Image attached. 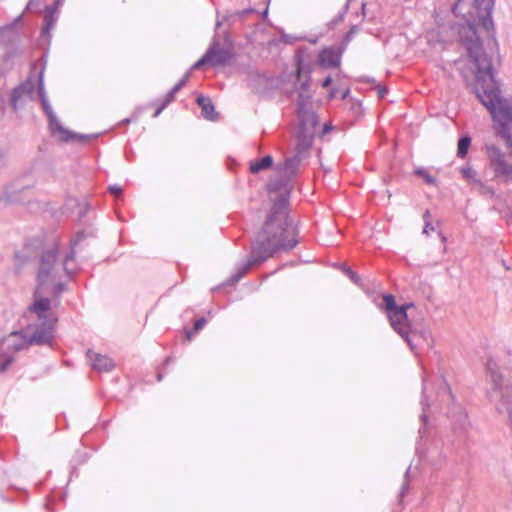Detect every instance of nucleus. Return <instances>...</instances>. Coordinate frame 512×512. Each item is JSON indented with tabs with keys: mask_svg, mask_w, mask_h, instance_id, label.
I'll return each instance as SVG.
<instances>
[{
	"mask_svg": "<svg viewBox=\"0 0 512 512\" xmlns=\"http://www.w3.org/2000/svg\"><path fill=\"white\" fill-rule=\"evenodd\" d=\"M289 194L280 195L274 201L270 212L251 244L246 262L237 264L236 271L224 283L232 286L239 282L252 267L258 266L278 252H290L299 243V227L290 218L287 208Z\"/></svg>",
	"mask_w": 512,
	"mask_h": 512,
	"instance_id": "f257e3e1",
	"label": "nucleus"
},
{
	"mask_svg": "<svg viewBox=\"0 0 512 512\" xmlns=\"http://www.w3.org/2000/svg\"><path fill=\"white\" fill-rule=\"evenodd\" d=\"M190 71H187L184 76L174 85V87L169 91L173 95H176L178 91H180L187 83L190 77Z\"/></svg>",
	"mask_w": 512,
	"mask_h": 512,
	"instance_id": "f704fd0d",
	"label": "nucleus"
},
{
	"mask_svg": "<svg viewBox=\"0 0 512 512\" xmlns=\"http://www.w3.org/2000/svg\"><path fill=\"white\" fill-rule=\"evenodd\" d=\"M209 57H210V55H207L206 52H205L204 55L199 60H197L190 67V69L188 71H190V73H191L193 70L200 69V68L204 67L205 65H210Z\"/></svg>",
	"mask_w": 512,
	"mask_h": 512,
	"instance_id": "e433bc0d",
	"label": "nucleus"
},
{
	"mask_svg": "<svg viewBox=\"0 0 512 512\" xmlns=\"http://www.w3.org/2000/svg\"><path fill=\"white\" fill-rule=\"evenodd\" d=\"M35 91L34 81L29 77L24 82L12 89L10 95V105L14 112L23 108L27 99H32Z\"/></svg>",
	"mask_w": 512,
	"mask_h": 512,
	"instance_id": "1a4fd4ad",
	"label": "nucleus"
},
{
	"mask_svg": "<svg viewBox=\"0 0 512 512\" xmlns=\"http://www.w3.org/2000/svg\"><path fill=\"white\" fill-rule=\"evenodd\" d=\"M344 273L349 277V279L354 282V283H358L359 280H360V277L359 275L354 272L351 268L347 267L344 269Z\"/></svg>",
	"mask_w": 512,
	"mask_h": 512,
	"instance_id": "a19ab883",
	"label": "nucleus"
},
{
	"mask_svg": "<svg viewBox=\"0 0 512 512\" xmlns=\"http://www.w3.org/2000/svg\"><path fill=\"white\" fill-rule=\"evenodd\" d=\"M190 71H187L184 76L174 85V87L169 91L173 95H176L178 91H180L187 83L190 77Z\"/></svg>",
	"mask_w": 512,
	"mask_h": 512,
	"instance_id": "c9c22d12",
	"label": "nucleus"
},
{
	"mask_svg": "<svg viewBox=\"0 0 512 512\" xmlns=\"http://www.w3.org/2000/svg\"><path fill=\"white\" fill-rule=\"evenodd\" d=\"M190 71H187L184 76L174 85V87L169 91L173 95H176L178 91H180L187 83L190 77Z\"/></svg>",
	"mask_w": 512,
	"mask_h": 512,
	"instance_id": "72a5a7b5",
	"label": "nucleus"
},
{
	"mask_svg": "<svg viewBox=\"0 0 512 512\" xmlns=\"http://www.w3.org/2000/svg\"><path fill=\"white\" fill-rule=\"evenodd\" d=\"M83 232H77L76 235L70 240L69 251L65 253L62 259V268L68 278L73 279L76 275L78 267L75 263L76 248L80 241L84 239Z\"/></svg>",
	"mask_w": 512,
	"mask_h": 512,
	"instance_id": "9d476101",
	"label": "nucleus"
},
{
	"mask_svg": "<svg viewBox=\"0 0 512 512\" xmlns=\"http://www.w3.org/2000/svg\"><path fill=\"white\" fill-rule=\"evenodd\" d=\"M22 20V15H19L13 22L0 26V39L4 37V33L7 31L15 32L17 24Z\"/></svg>",
	"mask_w": 512,
	"mask_h": 512,
	"instance_id": "c85d7f7f",
	"label": "nucleus"
},
{
	"mask_svg": "<svg viewBox=\"0 0 512 512\" xmlns=\"http://www.w3.org/2000/svg\"><path fill=\"white\" fill-rule=\"evenodd\" d=\"M190 71H187L184 76L174 85V87L169 91L173 95H176L178 91H180L187 83L190 77Z\"/></svg>",
	"mask_w": 512,
	"mask_h": 512,
	"instance_id": "7c9ffc66",
	"label": "nucleus"
},
{
	"mask_svg": "<svg viewBox=\"0 0 512 512\" xmlns=\"http://www.w3.org/2000/svg\"><path fill=\"white\" fill-rule=\"evenodd\" d=\"M470 145L471 137L469 135H462L458 140L457 156L459 158H465L468 154Z\"/></svg>",
	"mask_w": 512,
	"mask_h": 512,
	"instance_id": "a878e982",
	"label": "nucleus"
},
{
	"mask_svg": "<svg viewBox=\"0 0 512 512\" xmlns=\"http://www.w3.org/2000/svg\"><path fill=\"white\" fill-rule=\"evenodd\" d=\"M79 207H80L79 216L83 217L89 208V204L88 203H84L83 205L79 204Z\"/></svg>",
	"mask_w": 512,
	"mask_h": 512,
	"instance_id": "864d4df0",
	"label": "nucleus"
},
{
	"mask_svg": "<svg viewBox=\"0 0 512 512\" xmlns=\"http://www.w3.org/2000/svg\"><path fill=\"white\" fill-rule=\"evenodd\" d=\"M336 93H337V89L336 88H332L331 91H330L329 97L330 98H334Z\"/></svg>",
	"mask_w": 512,
	"mask_h": 512,
	"instance_id": "338daca9",
	"label": "nucleus"
},
{
	"mask_svg": "<svg viewBox=\"0 0 512 512\" xmlns=\"http://www.w3.org/2000/svg\"><path fill=\"white\" fill-rule=\"evenodd\" d=\"M435 392V402L440 407H447V417L450 420L451 428L455 436L453 445H468L470 439L471 425L468 414L461 403L457 402L446 380L441 377L438 380Z\"/></svg>",
	"mask_w": 512,
	"mask_h": 512,
	"instance_id": "39448f33",
	"label": "nucleus"
},
{
	"mask_svg": "<svg viewBox=\"0 0 512 512\" xmlns=\"http://www.w3.org/2000/svg\"><path fill=\"white\" fill-rule=\"evenodd\" d=\"M190 71H187L184 76L174 85V87L169 91L173 95H176L178 91H180L187 83L190 77Z\"/></svg>",
	"mask_w": 512,
	"mask_h": 512,
	"instance_id": "2f4dec72",
	"label": "nucleus"
},
{
	"mask_svg": "<svg viewBox=\"0 0 512 512\" xmlns=\"http://www.w3.org/2000/svg\"><path fill=\"white\" fill-rule=\"evenodd\" d=\"M37 5H38V2H37V1H35V0H30V1L27 3V5H26L25 11H31V10H32V8H33L34 6H37Z\"/></svg>",
	"mask_w": 512,
	"mask_h": 512,
	"instance_id": "052dcab7",
	"label": "nucleus"
},
{
	"mask_svg": "<svg viewBox=\"0 0 512 512\" xmlns=\"http://www.w3.org/2000/svg\"><path fill=\"white\" fill-rule=\"evenodd\" d=\"M295 64H296V78L297 82L295 83V89L297 92L305 91L310 92L309 90V82H310V69L309 66L305 65L303 56L300 51H298L295 55Z\"/></svg>",
	"mask_w": 512,
	"mask_h": 512,
	"instance_id": "f3484780",
	"label": "nucleus"
},
{
	"mask_svg": "<svg viewBox=\"0 0 512 512\" xmlns=\"http://www.w3.org/2000/svg\"><path fill=\"white\" fill-rule=\"evenodd\" d=\"M296 113L299 119L298 131H311L312 134H315V128L319 123L316 113L312 109H305Z\"/></svg>",
	"mask_w": 512,
	"mask_h": 512,
	"instance_id": "6ab92c4d",
	"label": "nucleus"
},
{
	"mask_svg": "<svg viewBox=\"0 0 512 512\" xmlns=\"http://www.w3.org/2000/svg\"><path fill=\"white\" fill-rule=\"evenodd\" d=\"M197 332H194V329L190 330V329H185V337L187 340H191L194 335L196 334Z\"/></svg>",
	"mask_w": 512,
	"mask_h": 512,
	"instance_id": "4d7b16f0",
	"label": "nucleus"
},
{
	"mask_svg": "<svg viewBox=\"0 0 512 512\" xmlns=\"http://www.w3.org/2000/svg\"><path fill=\"white\" fill-rule=\"evenodd\" d=\"M48 286H39L36 283V288L33 293V303L30 305L29 310L35 313L39 320H48L47 312L51 308V300L43 295L46 293Z\"/></svg>",
	"mask_w": 512,
	"mask_h": 512,
	"instance_id": "9b49d317",
	"label": "nucleus"
},
{
	"mask_svg": "<svg viewBox=\"0 0 512 512\" xmlns=\"http://www.w3.org/2000/svg\"><path fill=\"white\" fill-rule=\"evenodd\" d=\"M108 191L113 194V195H121L122 192H123V189L121 186L117 185V184H114V185H110L108 187Z\"/></svg>",
	"mask_w": 512,
	"mask_h": 512,
	"instance_id": "de8ad7c7",
	"label": "nucleus"
},
{
	"mask_svg": "<svg viewBox=\"0 0 512 512\" xmlns=\"http://www.w3.org/2000/svg\"><path fill=\"white\" fill-rule=\"evenodd\" d=\"M223 21L225 23H227L229 26H232V25H235L236 23H242V20L240 18V16H236L235 15V11H232V12H227L224 16H223Z\"/></svg>",
	"mask_w": 512,
	"mask_h": 512,
	"instance_id": "4c0bfd02",
	"label": "nucleus"
},
{
	"mask_svg": "<svg viewBox=\"0 0 512 512\" xmlns=\"http://www.w3.org/2000/svg\"><path fill=\"white\" fill-rule=\"evenodd\" d=\"M257 93L263 96H271L274 91L280 89L283 79L280 76H268L266 74H257L253 80Z\"/></svg>",
	"mask_w": 512,
	"mask_h": 512,
	"instance_id": "ddd939ff",
	"label": "nucleus"
},
{
	"mask_svg": "<svg viewBox=\"0 0 512 512\" xmlns=\"http://www.w3.org/2000/svg\"><path fill=\"white\" fill-rule=\"evenodd\" d=\"M377 94H378L379 98H384L388 94V89L384 86L378 85Z\"/></svg>",
	"mask_w": 512,
	"mask_h": 512,
	"instance_id": "8fccbe9b",
	"label": "nucleus"
},
{
	"mask_svg": "<svg viewBox=\"0 0 512 512\" xmlns=\"http://www.w3.org/2000/svg\"><path fill=\"white\" fill-rule=\"evenodd\" d=\"M273 157L271 155H266L260 159H256L250 162L249 171L252 174H258L263 170H267L273 165Z\"/></svg>",
	"mask_w": 512,
	"mask_h": 512,
	"instance_id": "393cba45",
	"label": "nucleus"
},
{
	"mask_svg": "<svg viewBox=\"0 0 512 512\" xmlns=\"http://www.w3.org/2000/svg\"><path fill=\"white\" fill-rule=\"evenodd\" d=\"M344 47L329 46L322 49L318 54V63L323 68H336L341 63Z\"/></svg>",
	"mask_w": 512,
	"mask_h": 512,
	"instance_id": "2eb2a0df",
	"label": "nucleus"
},
{
	"mask_svg": "<svg viewBox=\"0 0 512 512\" xmlns=\"http://www.w3.org/2000/svg\"><path fill=\"white\" fill-rule=\"evenodd\" d=\"M28 186H20L17 182H11L4 186L3 192L0 195V206H7L10 204H18L24 202L22 193Z\"/></svg>",
	"mask_w": 512,
	"mask_h": 512,
	"instance_id": "a211bd4d",
	"label": "nucleus"
},
{
	"mask_svg": "<svg viewBox=\"0 0 512 512\" xmlns=\"http://www.w3.org/2000/svg\"><path fill=\"white\" fill-rule=\"evenodd\" d=\"M196 103L201 107L202 116L210 121L218 119V113L215 111V106L209 97L199 94L196 98Z\"/></svg>",
	"mask_w": 512,
	"mask_h": 512,
	"instance_id": "5701e85b",
	"label": "nucleus"
},
{
	"mask_svg": "<svg viewBox=\"0 0 512 512\" xmlns=\"http://www.w3.org/2000/svg\"><path fill=\"white\" fill-rule=\"evenodd\" d=\"M332 129L330 124H324L323 133H327Z\"/></svg>",
	"mask_w": 512,
	"mask_h": 512,
	"instance_id": "e2e57ef3",
	"label": "nucleus"
},
{
	"mask_svg": "<svg viewBox=\"0 0 512 512\" xmlns=\"http://www.w3.org/2000/svg\"><path fill=\"white\" fill-rule=\"evenodd\" d=\"M409 471H410V467L406 470V473H405V482L403 483L402 487H401V491H400V497H403L405 495V493L408 491L409 489V486H408V482H407V478H408V475H409Z\"/></svg>",
	"mask_w": 512,
	"mask_h": 512,
	"instance_id": "49530a36",
	"label": "nucleus"
},
{
	"mask_svg": "<svg viewBox=\"0 0 512 512\" xmlns=\"http://www.w3.org/2000/svg\"><path fill=\"white\" fill-rule=\"evenodd\" d=\"M57 7L56 6H50L47 5L45 7V14H44V25L41 29V37H50V30L54 27L56 21H57Z\"/></svg>",
	"mask_w": 512,
	"mask_h": 512,
	"instance_id": "b1692460",
	"label": "nucleus"
},
{
	"mask_svg": "<svg viewBox=\"0 0 512 512\" xmlns=\"http://www.w3.org/2000/svg\"><path fill=\"white\" fill-rule=\"evenodd\" d=\"M253 13H257V10L255 8H246V9H243V10H237L235 11V15L236 16H240L241 20L243 21V19L249 15V14H253Z\"/></svg>",
	"mask_w": 512,
	"mask_h": 512,
	"instance_id": "37998d69",
	"label": "nucleus"
},
{
	"mask_svg": "<svg viewBox=\"0 0 512 512\" xmlns=\"http://www.w3.org/2000/svg\"><path fill=\"white\" fill-rule=\"evenodd\" d=\"M420 404L422 406V413L420 415V428H419V435L420 438H424L429 433V430L431 428V422L429 420V414L428 410L430 406L432 405V402L429 401L428 396V380L426 378H423L422 381V398L420 401Z\"/></svg>",
	"mask_w": 512,
	"mask_h": 512,
	"instance_id": "4468645a",
	"label": "nucleus"
},
{
	"mask_svg": "<svg viewBox=\"0 0 512 512\" xmlns=\"http://www.w3.org/2000/svg\"><path fill=\"white\" fill-rule=\"evenodd\" d=\"M253 13H257V10L255 8H246V9H243V10H237L235 11V15L236 16H240L241 20L243 21V19L249 15V14H253Z\"/></svg>",
	"mask_w": 512,
	"mask_h": 512,
	"instance_id": "79ce46f5",
	"label": "nucleus"
},
{
	"mask_svg": "<svg viewBox=\"0 0 512 512\" xmlns=\"http://www.w3.org/2000/svg\"><path fill=\"white\" fill-rule=\"evenodd\" d=\"M303 159V157L294 153L292 156L287 157L283 164L278 166V170L282 171L288 178H291L297 174L300 163Z\"/></svg>",
	"mask_w": 512,
	"mask_h": 512,
	"instance_id": "4be33fe9",
	"label": "nucleus"
},
{
	"mask_svg": "<svg viewBox=\"0 0 512 512\" xmlns=\"http://www.w3.org/2000/svg\"><path fill=\"white\" fill-rule=\"evenodd\" d=\"M413 302L402 305L396 303L394 295H383L380 309L384 310L393 330L408 344L411 351L417 354V348L432 346V333L429 329H417L409 318L408 310L414 308Z\"/></svg>",
	"mask_w": 512,
	"mask_h": 512,
	"instance_id": "20e7f679",
	"label": "nucleus"
},
{
	"mask_svg": "<svg viewBox=\"0 0 512 512\" xmlns=\"http://www.w3.org/2000/svg\"><path fill=\"white\" fill-rule=\"evenodd\" d=\"M223 23H224L223 19L222 20L217 19L216 24H215L216 29H218Z\"/></svg>",
	"mask_w": 512,
	"mask_h": 512,
	"instance_id": "774afa93",
	"label": "nucleus"
},
{
	"mask_svg": "<svg viewBox=\"0 0 512 512\" xmlns=\"http://www.w3.org/2000/svg\"><path fill=\"white\" fill-rule=\"evenodd\" d=\"M79 207H80L79 216L83 217L89 208V204L88 203H84L83 205L79 204Z\"/></svg>",
	"mask_w": 512,
	"mask_h": 512,
	"instance_id": "5fc2aeb1",
	"label": "nucleus"
},
{
	"mask_svg": "<svg viewBox=\"0 0 512 512\" xmlns=\"http://www.w3.org/2000/svg\"><path fill=\"white\" fill-rule=\"evenodd\" d=\"M38 96L39 100L42 106V109L47 116L48 119V125L51 130L52 134L58 133L60 135V140L64 143L72 142L76 139H79L80 141H85L90 138H96L97 134H77L75 132H72L68 130L67 128L63 127L61 123L59 122L57 116L55 115L50 102L48 100V97L45 92L44 88V81H43V71H40L38 76Z\"/></svg>",
	"mask_w": 512,
	"mask_h": 512,
	"instance_id": "0eeeda50",
	"label": "nucleus"
},
{
	"mask_svg": "<svg viewBox=\"0 0 512 512\" xmlns=\"http://www.w3.org/2000/svg\"><path fill=\"white\" fill-rule=\"evenodd\" d=\"M190 71H187L184 76L174 85V87L169 91L173 95H176L178 91H180L187 83L190 77Z\"/></svg>",
	"mask_w": 512,
	"mask_h": 512,
	"instance_id": "473e14b6",
	"label": "nucleus"
},
{
	"mask_svg": "<svg viewBox=\"0 0 512 512\" xmlns=\"http://www.w3.org/2000/svg\"><path fill=\"white\" fill-rule=\"evenodd\" d=\"M65 290L66 284L64 282L58 281L52 287V295L53 297L58 298Z\"/></svg>",
	"mask_w": 512,
	"mask_h": 512,
	"instance_id": "ea45409f",
	"label": "nucleus"
},
{
	"mask_svg": "<svg viewBox=\"0 0 512 512\" xmlns=\"http://www.w3.org/2000/svg\"><path fill=\"white\" fill-rule=\"evenodd\" d=\"M359 30L358 25H352L343 37L342 44L344 47L353 39L355 33Z\"/></svg>",
	"mask_w": 512,
	"mask_h": 512,
	"instance_id": "58836bf2",
	"label": "nucleus"
},
{
	"mask_svg": "<svg viewBox=\"0 0 512 512\" xmlns=\"http://www.w3.org/2000/svg\"><path fill=\"white\" fill-rule=\"evenodd\" d=\"M13 358L11 356H7L3 361L0 362V371H5L12 363Z\"/></svg>",
	"mask_w": 512,
	"mask_h": 512,
	"instance_id": "a18cd8bd",
	"label": "nucleus"
},
{
	"mask_svg": "<svg viewBox=\"0 0 512 512\" xmlns=\"http://www.w3.org/2000/svg\"><path fill=\"white\" fill-rule=\"evenodd\" d=\"M207 323V320L205 317H200L198 318L195 322H194V332H199L201 329L204 328V326L206 325Z\"/></svg>",
	"mask_w": 512,
	"mask_h": 512,
	"instance_id": "c03bdc74",
	"label": "nucleus"
},
{
	"mask_svg": "<svg viewBox=\"0 0 512 512\" xmlns=\"http://www.w3.org/2000/svg\"><path fill=\"white\" fill-rule=\"evenodd\" d=\"M314 134L311 131L297 132V143L294 149V153L303 157H308L309 151L313 145Z\"/></svg>",
	"mask_w": 512,
	"mask_h": 512,
	"instance_id": "aec40b11",
	"label": "nucleus"
},
{
	"mask_svg": "<svg viewBox=\"0 0 512 512\" xmlns=\"http://www.w3.org/2000/svg\"><path fill=\"white\" fill-rule=\"evenodd\" d=\"M206 54L210 55V66L212 67H223L230 63L234 59L233 52L228 49L221 47L218 40L214 39L209 48L206 50Z\"/></svg>",
	"mask_w": 512,
	"mask_h": 512,
	"instance_id": "f8f14e48",
	"label": "nucleus"
},
{
	"mask_svg": "<svg viewBox=\"0 0 512 512\" xmlns=\"http://www.w3.org/2000/svg\"><path fill=\"white\" fill-rule=\"evenodd\" d=\"M495 0H456L451 6L455 17L471 18L477 20L485 31L494 30L492 11Z\"/></svg>",
	"mask_w": 512,
	"mask_h": 512,
	"instance_id": "423d86ee",
	"label": "nucleus"
},
{
	"mask_svg": "<svg viewBox=\"0 0 512 512\" xmlns=\"http://www.w3.org/2000/svg\"><path fill=\"white\" fill-rule=\"evenodd\" d=\"M166 107L167 106L165 104L161 103L160 106L155 110L153 117H158Z\"/></svg>",
	"mask_w": 512,
	"mask_h": 512,
	"instance_id": "bf43d9fd",
	"label": "nucleus"
},
{
	"mask_svg": "<svg viewBox=\"0 0 512 512\" xmlns=\"http://www.w3.org/2000/svg\"><path fill=\"white\" fill-rule=\"evenodd\" d=\"M64 1L65 0H54V4L52 6H56L58 8Z\"/></svg>",
	"mask_w": 512,
	"mask_h": 512,
	"instance_id": "69168bd1",
	"label": "nucleus"
},
{
	"mask_svg": "<svg viewBox=\"0 0 512 512\" xmlns=\"http://www.w3.org/2000/svg\"><path fill=\"white\" fill-rule=\"evenodd\" d=\"M332 77L331 76H327L323 82H322V87L323 88H328L331 84H332Z\"/></svg>",
	"mask_w": 512,
	"mask_h": 512,
	"instance_id": "13d9d810",
	"label": "nucleus"
},
{
	"mask_svg": "<svg viewBox=\"0 0 512 512\" xmlns=\"http://www.w3.org/2000/svg\"><path fill=\"white\" fill-rule=\"evenodd\" d=\"M486 150L495 176L503 178L505 182H511L512 165L506 162L504 153L495 145H487Z\"/></svg>",
	"mask_w": 512,
	"mask_h": 512,
	"instance_id": "6e6552de",
	"label": "nucleus"
},
{
	"mask_svg": "<svg viewBox=\"0 0 512 512\" xmlns=\"http://www.w3.org/2000/svg\"><path fill=\"white\" fill-rule=\"evenodd\" d=\"M414 174L420 178H422L428 185L436 186L437 179L431 175L427 169L423 167H418L414 170Z\"/></svg>",
	"mask_w": 512,
	"mask_h": 512,
	"instance_id": "cd10ccee",
	"label": "nucleus"
},
{
	"mask_svg": "<svg viewBox=\"0 0 512 512\" xmlns=\"http://www.w3.org/2000/svg\"><path fill=\"white\" fill-rule=\"evenodd\" d=\"M462 174L464 177L470 178V177H472V174H474V171L471 168H463Z\"/></svg>",
	"mask_w": 512,
	"mask_h": 512,
	"instance_id": "6e6d98bb",
	"label": "nucleus"
},
{
	"mask_svg": "<svg viewBox=\"0 0 512 512\" xmlns=\"http://www.w3.org/2000/svg\"><path fill=\"white\" fill-rule=\"evenodd\" d=\"M430 217H431L430 211L426 210L423 214L424 227H423V231H422V233L425 235H429L430 232L435 230V227L433 226V224L430 221Z\"/></svg>",
	"mask_w": 512,
	"mask_h": 512,
	"instance_id": "c756f323",
	"label": "nucleus"
},
{
	"mask_svg": "<svg viewBox=\"0 0 512 512\" xmlns=\"http://www.w3.org/2000/svg\"><path fill=\"white\" fill-rule=\"evenodd\" d=\"M60 250L58 240L44 243L41 238L27 239L22 250L15 252L16 268L20 270L28 263H35L36 283L40 287L48 286L57 278Z\"/></svg>",
	"mask_w": 512,
	"mask_h": 512,
	"instance_id": "7ed1b4c3",
	"label": "nucleus"
},
{
	"mask_svg": "<svg viewBox=\"0 0 512 512\" xmlns=\"http://www.w3.org/2000/svg\"><path fill=\"white\" fill-rule=\"evenodd\" d=\"M281 40L285 44H293L297 40V38H295V37H293V36H291L289 34H283L281 36Z\"/></svg>",
	"mask_w": 512,
	"mask_h": 512,
	"instance_id": "09e8293b",
	"label": "nucleus"
},
{
	"mask_svg": "<svg viewBox=\"0 0 512 512\" xmlns=\"http://www.w3.org/2000/svg\"><path fill=\"white\" fill-rule=\"evenodd\" d=\"M344 15H345V11H343V12L339 13V14L336 16V18L334 19V21H333V22H334V23H337L338 21H342V20H343V18H344Z\"/></svg>",
	"mask_w": 512,
	"mask_h": 512,
	"instance_id": "680f3d73",
	"label": "nucleus"
},
{
	"mask_svg": "<svg viewBox=\"0 0 512 512\" xmlns=\"http://www.w3.org/2000/svg\"><path fill=\"white\" fill-rule=\"evenodd\" d=\"M311 98L312 95L310 92L299 91L297 98V111L311 109Z\"/></svg>",
	"mask_w": 512,
	"mask_h": 512,
	"instance_id": "bb28decb",
	"label": "nucleus"
},
{
	"mask_svg": "<svg viewBox=\"0 0 512 512\" xmlns=\"http://www.w3.org/2000/svg\"><path fill=\"white\" fill-rule=\"evenodd\" d=\"M463 22H450L448 28L453 37H455L466 49L468 57L476 67L474 92L479 99L490 94L499 84L495 77V70L492 65V59L484 51L482 41L477 33V20L463 18Z\"/></svg>",
	"mask_w": 512,
	"mask_h": 512,
	"instance_id": "f03ea898",
	"label": "nucleus"
},
{
	"mask_svg": "<svg viewBox=\"0 0 512 512\" xmlns=\"http://www.w3.org/2000/svg\"><path fill=\"white\" fill-rule=\"evenodd\" d=\"M87 356L91 361L93 369L99 372H110L115 367L114 361L107 355L94 353L91 350H88Z\"/></svg>",
	"mask_w": 512,
	"mask_h": 512,
	"instance_id": "412c9836",
	"label": "nucleus"
},
{
	"mask_svg": "<svg viewBox=\"0 0 512 512\" xmlns=\"http://www.w3.org/2000/svg\"><path fill=\"white\" fill-rule=\"evenodd\" d=\"M40 321L41 326L37 327L28 337L25 336L26 342L29 345H46L52 342L54 337L52 324L47 323L48 320Z\"/></svg>",
	"mask_w": 512,
	"mask_h": 512,
	"instance_id": "dca6fc26",
	"label": "nucleus"
},
{
	"mask_svg": "<svg viewBox=\"0 0 512 512\" xmlns=\"http://www.w3.org/2000/svg\"><path fill=\"white\" fill-rule=\"evenodd\" d=\"M175 98V95H173L171 92H168L165 96V99L162 101L163 104L168 106Z\"/></svg>",
	"mask_w": 512,
	"mask_h": 512,
	"instance_id": "603ef678",
	"label": "nucleus"
},
{
	"mask_svg": "<svg viewBox=\"0 0 512 512\" xmlns=\"http://www.w3.org/2000/svg\"><path fill=\"white\" fill-rule=\"evenodd\" d=\"M435 21L438 27H444L442 19H438V17H436Z\"/></svg>",
	"mask_w": 512,
	"mask_h": 512,
	"instance_id": "0e129e2a",
	"label": "nucleus"
},
{
	"mask_svg": "<svg viewBox=\"0 0 512 512\" xmlns=\"http://www.w3.org/2000/svg\"><path fill=\"white\" fill-rule=\"evenodd\" d=\"M6 165V151L4 149H0V169H2Z\"/></svg>",
	"mask_w": 512,
	"mask_h": 512,
	"instance_id": "3c124183",
	"label": "nucleus"
}]
</instances>
